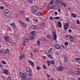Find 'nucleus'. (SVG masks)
I'll return each mask as SVG.
<instances>
[{
    "label": "nucleus",
    "instance_id": "nucleus-1",
    "mask_svg": "<svg viewBox=\"0 0 80 80\" xmlns=\"http://www.w3.org/2000/svg\"><path fill=\"white\" fill-rule=\"evenodd\" d=\"M27 75V74L26 73L23 74L22 72L20 73V77H22V80H25L26 79V77Z\"/></svg>",
    "mask_w": 80,
    "mask_h": 80
},
{
    "label": "nucleus",
    "instance_id": "nucleus-2",
    "mask_svg": "<svg viewBox=\"0 0 80 80\" xmlns=\"http://www.w3.org/2000/svg\"><path fill=\"white\" fill-rule=\"evenodd\" d=\"M4 14L7 17H9L10 16V11L7 9L5 10Z\"/></svg>",
    "mask_w": 80,
    "mask_h": 80
},
{
    "label": "nucleus",
    "instance_id": "nucleus-3",
    "mask_svg": "<svg viewBox=\"0 0 80 80\" xmlns=\"http://www.w3.org/2000/svg\"><path fill=\"white\" fill-rule=\"evenodd\" d=\"M52 37L54 38V39L55 40V41L57 42V33L55 32H53L52 33Z\"/></svg>",
    "mask_w": 80,
    "mask_h": 80
},
{
    "label": "nucleus",
    "instance_id": "nucleus-4",
    "mask_svg": "<svg viewBox=\"0 0 80 80\" xmlns=\"http://www.w3.org/2000/svg\"><path fill=\"white\" fill-rule=\"evenodd\" d=\"M30 39V37H28L25 39H22V41L24 43H28L29 41V40Z\"/></svg>",
    "mask_w": 80,
    "mask_h": 80
},
{
    "label": "nucleus",
    "instance_id": "nucleus-5",
    "mask_svg": "<svg viewBox=\"0 0 80 80\" xmlns=\"http://www.w3.org/2000/svg\"><path fill=\"white\" fill-rule=\"evenodd\" d=\"M69 26V23H65V24L64 26V29L65 30H67V29H68V27Z\"/></svg>",
    "mask_w": 80,
    "mask_h": 80
},
{
    "label": "nucleus",
    "instance_id": "nucleus-6",
    "mask_svg": "<svg viewBox=\"0 0 80 80\" xmlns=\"http://www.w3.org/2000/svg\"><path fill=\"white\" fill-rule=\"evenodd\" d=\"M57 70L61 72V71H62L63 70V68L62 66H60L58 67L57 69Z\"/></svg>",
    "mask_w": 80,
    "mask_h": 80
},
{
    "label": "nucleus",
    "instance_id": "nucleus-7",
    "mask_svg": "<svg viewBox=\"0 0 80 80\" xmlns=\"http://www.w3.org/2000/svg\"><path fill=\"white\" fill-rule=\"evenodd\" d=\"M25 57V55L24 54H22L19 56V59L20 60H22Z\"/></svg>",
    "mask_w": 80,
    "mask_h": 80
},
{
    "label": "nucleus",
    "instance_id": "nucleus-8",
    "mask_svg": "<svg viewBox=\"0 0 80 80\" xmlns=\"http://www.w3.org/2000/svg\"><path fill=\"white\" fill-rule=\"evenodd\" d=\"M57 25L59 27L61 28L62 27V23L60 21H58L57 22Z\"/></svg>",
    "mask_w": 80,
    "mask_h": 80
},
{
    "label": "nucleus",
    "instance_id": "nucleus-9",
    "mask_svg": "<svg viewBox=\"0 0 80 80\" xmlns=\"http://www.w3.org/2000/svg\"><path fill=\"white\" fill-rule=\"evenodd\" d=\"M4 38H5V41H6V42H8V41H9V39L10 38H9V37L8 36L4 37Z\"/></svg>",
    "mask_w": 80,
    "mask_h": 80
},
{
    "label": "nucleus",
    "instance_id": "nucleus-10",
    "mask_svg": "<svg viewBox=\"0 0 80 80\" xmlns=\"http://www.w3.org/2000/svg\"><path fill=\"white\" fill-rule=\"evenodd\" d=\"M28 62L31 64V65L32 66V67H34V63L33 62H32V61H31L30 60L28 61Z\"/></svg>",
    "mask_w": 80,
    "mask_h": 80
},
{
    "label": "nucleus",
    "instance_id": "nucleus-11",
    "mask_svg": "<svg viewBox=\"0 0 80 80\" xmlns=\"http://www.w3.org/2000/svg\"><path fill=\"white\" fill-rule=\"evenodd\" d=\"M8 71L7 70H4L3 73L5 74V75H8Z\"/></svg>",
    "mask_w": 80,
    "mask_h": 80
},
{
    "label": "nucleus",
    "instance_id": "nucleus-12",
    "mask_svg": "<svg viewBox=\"0 0 80 80\" xmlns=\"http://www.w3.org/2000/svg\"><path fill=\"white\" fill-rule=\"evenodd\" d=\"M55 48H57L58 49H60V46L58 44H56L55 46Z\"/></svg>",
    "mask_w": 80,
    "mask_h": 80
},
{
    "label": "nucleus",
    "instance_id": "nucleus-13",
    "mask_svg": "<svg viewBox=\"0 0 80 80\" xmlns=\"http://www.w3.org/2000/svg\"><path fill=\"white\" fill-rule=\"evenodd\" d=\"M26 71L28 73H31V70L29 68H27L26 69Z\"/></svg>",
    "mask_w": 80,
    "mask_h": 80
},
{
    "label": "nucleus",
    "instance_id": "nucleus-14",
    "mask_svg": "<svg viewBox=\"0 0 80 80\" xmlns=\"http://www.w3.org/2000/svg\"><path fill=\"white\" fill-rule=\"evenodd\" d=\"M33 13L36 15H38V13H39V12L37 11H33Z\"/></svg>",
    "mask_w": 80,
    "mask_h": 80
},
{
    "label": "nucleus",
    "instance_id": "nucleus-15",
    "mask_svg": "<svg viewBox=\"0 0 80 80\" xmlns=\"http://www.w3.org/2000/svg\"><path fill=\"white\" fill-rule=\"evenodd\" d=\"M32 8L34 10H37L38 9V8L36 6H34L32 7Z\"/></svg>",
    "mask_w": 80,
    "mask_h": 80
},
{
    "label": "nucleus",
    "instance_id": "nucleus-16",
    "mask_svg": "<svg viewBox=\"0 0 80 80\" xmlns=\"http://www.w3.org/2000/svg\"><path fill=\"white\" fill-rule=\"evenodd\" d=\"M28 3H30L31 4H32L33 3V0H28Z\"/></svg>",
    "mask_w": 80,
    "mask_h": 80
},
{
    "label": "nucleus",
    "instance_id": "nucleus-17",
    "mask_svg": "<svg viewBox=\"0 0 80 80\" xmlns=\"http://www.w3.org/2000/svg\"><path fill=\"white\" fill-rule=\"evenodd\" d=\"M19 13L21 14V15H23L24 14V12L22 10H19Z\"/></svg>",
    "mask_w": 80,
    "mask_h": 80
},
{
    "label": "nucleus",
    "instance_id": "nucleus-18",
    "mask_svg": "<svg viewBox=\"0 0 80 80\" xmlns=\"http://www.w3.org/2000/svg\"><path fill=\"white\" fill-rule=\"evenodd\" d=\"M71 16H72L73 18H76V15H75V14H74L73 13H71Z\"/></svg>",
    "mask_w": 80,
    "mask_h": 80
},
{
    "label": "nucleus",
    "instance_id": "nucleus-19",
    "mask_svg": "<svg viewBox=\"0 0 80 80\" xmlns=\"http://www.w3.org/2000/svg\"><path fill=\"white\" fill-rule=\"evenodd\" d=\"M37 26H32L31 27V28L32 29H36L37 28Z\"/></svg>",
    "mask_w": 80,
    "mask_h": 80
},
{
    "label": "nucleus",
    "instance_id": "nucleus-20",
    "mask_svg": "<svg viewBox=\"0 0 80 80\" xmlns=\"http://www.w3.org/2000/svg\"><path fill=\"white\" fill-rule=\"evenodd\" d=\"M37 45L38 46H39L40 45V40H38L37 41Z\"/></svg>",
    "mask_w": 80,
    "mask_h": 80
},
{
    "label": "nucleus",
    "instance_id": "nucleus-21",
    "mask_svg": "<svg viewBox=\"0 0 80 80\" xmlns=\"http://www.w3.org/2000/svg\"><path fill=\"white\" fill-rule=\"evenodd\" d=\"M52 9H57V6L56 5H54L52 7Z\"/></svg>",
    "mask_w": 80,
    "mask_h": 80
},
{
    "label": "nucleus",
    "instance_id": "nucleus-22",
    "mask_svg": "<svg viewBox=\"0 0 80 80\" xmlns=\"http://www.w3.org/2000/svg\"><path fill=\"white\" fill-rule=\"evenodd\" d=\"M53 49L52 48H50L49 50H48V52L49 53H51Z\"/></svg>",
    "mask_w": 80,
    "mask_h": 80
},
{
    "label": "nucleus",
    "instance_id": "nucleus-23",
    "mask_svg": "<svg viewBox=\"0 0 80 80\" xmlns=\"http://www.w3.org/2000/svg\"><path fill=\"white\" fill-rule=\"evenodd\" d=\"M47 63H48V65L49 67H50V61H48L47 62Z\"/></svg>",
    "mask_w": 80,
    "mask_h": 80
},
{
    "label": "nucleus",
    "instance_id": "nucleus-24",
    "mask_svg": "<svg viewBox=\"0 0 80 80\" xmlns=\"http://www.w3.org/2000/svg\"><path fill=\"white\" fill-rule=\"evenodd\" d=\"M47 38H52V37L50 35H47Z\"/></svg>",
    "mask_w": 80,
    "mask_h": 80
},
{
    "label": "nucleus",
    "instance_id": "nucleus-25",
    "mask_svg": "<svg viewBox=\"0 0 80 80\" xmlns=\"http://www.w3.org/2000/svg\"><path fill=\"white\" fill-rule=\"evenodd\" d=\"M48 57H49V58H52V55H51V54H48Z\"/></svg>",
    "mask_w": 80,
    "mask_h": 80
},
{
    "label": "nucleus",
    "instance_id": "nucleus-26",
    "mask_svg": "<svg viewBox=\"0 0 80 80\" xmlns=\"http://www.w3.org/2000/svg\"><path fill=\"white\" fill-rule=\"evenodd\" d=\"M74 40V39L72 36H70V41H73Z\"/></svg>",
    "mask_w": 80,
    "mask_h": 80
},
{
    "label": "nucleus",
    "instance_id": "nucleus-27",
    "mask_svg": "<svg viewBox=\"0 0 80 80\" xmlns=\"http://www.w3.org/2000/svg\"><path fill=\"white\" fill-rule=\"evenodd\" d=\"M61 4L62 5H63V6H64V7H66V4H65V3L61 2Z\"/></svg>",
    "mask_w": 80,
    "mask_h": 80
},
{
    "label": "nucleus",
    "instance_id": "nucleus-28",
    "mask_svg": "<svg viewBox=\"0 0 80 80\" xmlns=\"http://www.w3.org/2000/svg\"><path fill=\"white\" fill-rule=\"evenodd\" d=\"M11 25L12 27H15V24L14 23L11 24Z\"/></svg>",
    "mask_w": 80,
    "mask_h": 80
},
{
    "label": "nucleus",
    "instance_id": "nucleus-29",
    "mask_svg": "<svg viewBox=\"0 0 80 80\" xmlns=\"http://www.w3.org/2000/svg\"><path fill=\"white\" fill-rule=\"evenodd\" d=\"M29 37H30V38H31L32 40H33V39H34V36H33V35Z\"/></svg>",
    "mask_w": 80,
    "mask_h": 80
},
{
    "label": "nucleus",
    "instance_id": "nucleus-30",
    "mask_svg": "<svg viewBox=\"0 0 80 80\" xmlns=\"http://www.w3.org/2000/svg\"><path fill=\"white\" fill-rule=\"evenodd\" d=\"M6 53H9V50L8 49H6Z\"/></svg>",
    "mask_w": 80,
    "mask_h": 80
},
{
    "label": "nucleus",
    "instance_id": "nucleus-31",
    "mask_svg": "<svg viewBox=\"0 0 80 80\" xmlns=\"http://www.w3.org/2000/svg\"><path fill=\"white\" fill-rule=\"evenodd\" d=\"M2 63L4 65H6V62H5V61H4L2 60Z\"/></svg>",
    "mask_w": 80,
    "mask_h": 80
},
{
    "label": "nucleus",
    "instance_id": "nucleus-32",
    "mask_svg": "<svg viewBox=\"0 0 80 80\" xmlns=\"http://www.w3.org/2000/svg\"><path fill=\"white\" fill-rule=\"evenodd\" d=\"M28 76H29L30 77H32V73H29Z\"/></svg>",
    "mask_w": 80,
    "mask_h": 80
},
{
    "label": "nucleus",
    "instance_id": "nucleus-33",
    "mask_svg": "<svg viewBox=\"0 0 80 80\" xmlns=\"http://www.w3.org/2000/svg\"><path fill=\"white\" fill-rule=\"evenodd\" d=\"M52 64H54L55 63V62L54 61L52 60L50 62Z\"/></svg>",
    "mask_w": 80,
    "mask_h": 80
},
{
    "label": "nucleus",
    "instance_id": "nucleus-34",
    "mask_svg": "<svg viewBox=\"0 0 80 80\" xmlns=\"http://www.w3.org/2000/svg\"><path fill=\"white\" fill-rule=\"evenodd\" d=\"M22 27H27V25L25 24V23H24L22 24Z\"/></svg>",
    "mask_w": 80,
    "mask_h": 80
},
{
    "label": "nucleus",
    "instance_id": "nucleus-35",
    "mask_svg": "<svg viewBox=\"0 0 80 80\" xmlns=\"http://www.w3.org/2000/svg\"><path fill=\"white\" fill-rule=\"evenodd\" d=\"M30 33L32 35H34L35 33V31H32Z\"/></svg>",
    "mask_w": 80,
    "mask_h": 80
},
{
    "label": "nucleus",
    "instance_id": "nucleus-36",
    "mask_svg": "<svg viewBox=\"0 0 80 80\" xmlns=\"http://www.w3.org/2000/svg\"><path fill=\"white\" fill-rule=\"evenodd\" d=\"M64 61L65 62H67V58L66 57L64 58Z\"/></svg>",
    "mask_w": 80,
    "mask_h": 80
},
{
    "label": "nucleus",
    "instance_id": "nucleus-37",
    "mask_svg": "<svg viewBox=\"0 0 80 80\" xmlns=\"http://www.w3.org/2000/svg\"><path fill=\"white\" fill-rule=\"evenodd\" d=\"M66 47L68 45V43L67 42H66L64 43Z\"/></svg>",
    "mask_w": 80,
    "mask_h": 80
},
{
    "label": "nucleus",
    "instance_id": "nucleus-38",
    "mask_svg": "<svg viewBox=\"0 0 80 80\" xmlns=\"http://www.w3.org/2000/svg\"><path fill=\"white\" fill-rule=\"evenodd\" d=\"M75 60L76 61H78L79 60H80V58H76L75 59Z\"/></svg>",
    "mask_w": 80,
    "mask_h": 80
},
{
    "label": "nucleus",
    "instance_id": "nucleus-39",
    "mask_svg": "<svg viewBox=\"0 0 80 80\" xmlns=\"http://www.w3.org/2000/svg\"><path fill=\"white\" fill-rule=\"evenodd\" d=\"M54 19H55L56 20H59V18H58V17H54Z\"/></svg>",
    "mask_w": 80,
    "mask_h": 80
},
{
    "label": "nucleus",
    "instance_id": "nucleus-40",
    "mask_svg": "<svg viewBox=\"0 0 80 80\" xmlns=\"http://www.w3.org/2000/svg\"><path fill=\"white\" fill-rule=\"evenodd\" d=\"M43 67L44 69H45V70H46L47 69V68H46L45 65H43Z\"/></svg>",
    "mask_w": 80,
    "mask_h": 80
},
{
    "label": "nucleus",
    "instance_id": "nucleus-41",
    "mask_svg": "<svg viewBox=\"0 0 80 80\" xmlns=\"http://www.w3.org/2000/svg\"><path fill=\"white\" fill-rule=\"evenodd\" d=\"M66 37L67 38H68V37H69V38H70V35H67L66 36Z\"/></svg>",
    "mask_w": 80,
    "mask_h": 80
},
{
    "label": "nucleus",
    "instance_id": "nucleus-42",
    "mask_svg": "<svg viewBox=\"0 0 80 80\" xmlns=\"http://www.w3.org/2000/svg\"><path fill=\"white\" fill-rule=\"evenodd\" d=\"M61 46L62 47V48H63V49H65V47L63 45H61Z\"/></svg>",
    "mask_w": 80,
    "mask_h": 80
},
{
    "label": "nucleus",
    "instance_id": "nucleus-43",
    "mask_svg": "<svg viewBox=\"0 0 80 80\" xmlns=\"http://www.w3.org/2000/svg\"><path fill=\"white\" fill-rule=\"evenodd\" d=\"M37 68L38 70H40V67L39 66H37Z\"/></svg>",
    "mask_w": 80,
    "mask_h": 80
},
{
    "label": "nucleus",
    "instance_id": "nucleus-44",
    "mask_svg": "<svg viewBox=\"0 0 80 80\" xmlns=\"http://www.w3.org/2000/svg\"><path fill=\"white\" fill-rule=\"evenodd\" d=\"M79 22H80V21H79V20H77L76 21V23L77 24H80V23H79Z\"/></svg>",
    "mask_w": 80,
    "mask_h": 80
},
{
    "label": "nucleus",
    "instance_id": "nucleus-45",
    "mask_svg": "<svg viewBox=\"0 0 80 80\" xmlns=\"http://www.w3.org/2000/svg\"><path fill=\"white\" fill-rule=\"evenodd\" d=\"M50 19L51 20L53 21V18H52V17L51 16L50 17H49Z\"/></svg>",
    "mask_w": 80,
    "mask_h": 80
},
{
    "label": "nucleus",
    "instance_id": "nucleus-46",
    "mask_svg": "<svg viewBox=\"0 0 80 80\" xmlns=\"http://www.w3.org/2000/svg\"><path fill=\"white\" fill-rule=\"evenodd\" d=\"M19 22H20V23H22V24L25 23L24 22L22 21H20Z\"/></svg>",
    "mask_w": 80,
    "mask_h": 80
},
{
    "label": "nucleus",
    "instance_id": "nucleus-47",
    "mask_svg": "<svg viewBox=\"0 0 80 80\" xmlns=\"http://www.w3.org/2000/svg\"><path fill=\"white\" fill-rule=\"evenodd\" d=\"M3 7L2 6H1L0 7V8L1 10H3Z\"/></svg>",
    "mask_w": 80,
    "mask_h": 80
},
{
    "label": "nucleus",
    "instance_id": "nucleus-48",
    "mask_svg": "<svg viewBox=\"0 0 80 80\" xmlns=\"http://www.w3.org/2000/svg\"><path fill=\"white\" fill-rule=\"evenodd\" d=\"M54 2V0H52L50 1V4H53V2Z\"/></svg>",
    "mask_w": 80,
    "mask_h": 80
},
{
    "label": "nucleus",
    "instance_id": "nucleus-49",
    "mask_svg": "<svg viewBox=\"0 0 80 80\" xmlns=\"http://www.w3.org/2000/svg\"><path fill=\"white\" fill-rule=\"evenodd\" d=\"M79 75V72H78V73H75L74 74L75 75H76V76Z\"/></svg>",
    "mask_w": 80,
    "mask_h": 80
},
{
    "label": "nucleus",
    "instance_id": "nucleus-50",
    "mask_svg": "<svg viewBox=\"0 0 80 80\" xmlns=\"http://www.w3.org/2000/svg\"><path fill=\"white\" fill-rule=\"evenodd\" d=\"M42 57H43V59H47V57H46V56H43Z\"/></svg>",
    "mask_w": 80,
    "mask_h": 80
},
{
    "label": "nucleus",
    "instance_id": "nucleus-51",
    "mask_svg": "<svg viewBox=\"0 0 80 80\" xmlns=\"http://www.w3.org/2000/svg\"><path fill=\"white\" fill-rule=\"evenodd\" d=\"M43 28V26H42V25L41 24L40 26V28Z\"/></svg>",
    "mask_w": 80,
    "mask_h": 80
},
{
    "label": "nucleus",
    "instance_id": "nucleus-52",
    "mask_svg": "<svg viewBox=\"0 0 80 80\" xmlns=\"http://www.w3.org/2000/svg\"><path fill=\"white\" fill-rule=\"evenodd\" d=\"M31 58H33V53H31L30 54Z\"/></svg>",
    "mask_w": 80,
    "mask_h": 80
},
{
    "label": "nucleus",
    "instance_id": "nucleus-53",
    "mask_svg": "<svg viewBox=\"0 0 80 80\" xmlns=\"http://www.w3.org/2000/svg\"><path fill=\"white\" fill-rule=\"evenodd\" d=\"M34 21L36 22H38V20L36 19H34Z\"/></svg>",
    "mask_w": 80,
    "mask_h": 80
},
{
    "label": "nucleus",
    "instance_id": "nucleus-54",
    "mask_svg": "<svg viewBox=\"0 0 80 80\" xmlns=\"http://www.w3.org/2000/svg\"><path fill=\"white\" fill-rule=\"evenodd\" d=\"M73 73H74L72 71H71L70 72V74L71 75H72V74H73Z\"/></svg>",
    "mask_w": 80,
    "mask_h": 80
},
{
    "label": "nucleus",
    "instance_id": "nucleus-55",
    "mask_svg": "<svg viewBox=\"0 0 80 80\" xmlns=\"http://www.w3.org/2000/svg\"><path fill=\"white\" fill-rule=\"evenodd\" d=\"M3 51H2V50H0V53L2 54V53H3Z\"/></svg>",
    "mask_w": 80,
    "mask_h": 80
},
{
    "label": "nucleus",
    "instance_id": "nucleus-56",
    "mask_svg": "<svg viewBox=\"0 0 80 80\" xmlns=\"http://www.w3.org/2000/svg\"><path fill=\"white\" fill-rule=\"evenodd\" d=\"M26 20H27V21H28H28H29V19L28 18H26Z\"/></svg>",
    "mask_w": 80,
    "mask_h": 80
},
{
    "label": "nucleus",
    "instance_id": "nucleus-57",
    "mask_svg": "<svg viewBox=\"0 0 80 80\" xmlns=\"http://www.w3.org/2000/svg\"><path fill=\"white\" fill-rule=\"evenodd\" d=\"M41 25H42V26L43 27L45 26V23H42Z\"/></svg>",
    "mask_w": 80,
    "mask_h": 80
},
{
    "label": "nucleus",
    "instance_id": "nucleus-58",
    "mask_svg": "<svg viewBox=\"0 0 80 80\" xmlns=\"http://www.w3.org/2000/svg\"><path fill=\"white\" fill-rule=\"evenodd\" d=\"M8 80H12V79H11V78H10V77H9L8 78Z\"/></svg>",
    "mask_w": 80,
    "mask_h": 80
},
{
    "label": "nucleus",
    "instance_id": "nucleus-59",
    "mask_svg": "<svg viewBox=\"0 0 80 80\" xmlns=\"http://www.w3.org/2000/svg\"><path fill=\"white\" fill-rule=\"evenodd\" d=\"M0 67L1 68L3 67V66L2 65V64H1V63H0Z\"/></svg>",
    "mask_w": 80,
    "mask_h": 80
},
{
    "label": "nucleus",
    "instance_id": "nucleus-60",
    "mask_svg": "<svg viewBox=\"0 0 80 80\" xmlns=\"http://www.w3.org/2000/svg\"><path fill=\"white\" fill-rule=\"evenodd\" d=\"M56 3H59V1H56Z\"/></svg>",
    "mask_w": 80,
    "mask_h": 80
},
{
    "label": "nucleus",
    "instance_id": "nucleus-61",
    "mask_svg": "<svg viewBox=\"0 0 80 80\" xmlns=\"http://www.w3.org/2000/svg\"><path fill=\"white\" fill-rule=\"evenodd\" d=\"M58 13V12H55V15H57V14Z\"/></svg>",
    "mask_w": 80,
    "mask_h": 80
},
{
    "label": "nucleus",
    "instance_id": "nucleus-62",
    "mask_svg": "<svg viewBox=\"0 0 80 80\" xmlns=\"http://www.w3.org/2000/svg\"><path fill=\"white\" fill-rule=\"evenodd\" d=\"M47 76L48 77H50V76H49V75H48V74H47Z\"/></svg>",
    "mask_w": 80,
    "mask_h": 80
},
{
    "label": "nucleus",
    "instance_id": "nucleus-63",
    "mask_svg": "<svg viewBox=\"0 0 80 80\" xmlns=\"http://www.w3.org/2000/svg\"><path fill=\"white\" fill-rule=\"evenodd\" d=\"M1 70H3V71H4V68H1Z\"/></svg>",
    "mask_w": 80,
    "mask_h": 80
},
{
    "label": "nucleus",
    "instance_id": "nucleus-64",
    "mask_svg": "<svg viewBox=\"0 0 80 80\" xmlns=\"http://www.w3.org/2000/svg\"><path fill=\"white\" fill-rule=\"evenodd\" d=\"M68 73L69 74H70V71H68Z\"/></svg>",
    "mask_w": 80,
    "mask_h": 80
}]
</instances>
